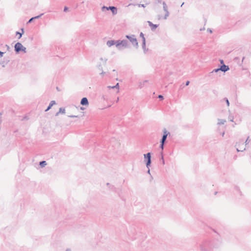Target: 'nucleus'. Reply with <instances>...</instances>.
<instances>
[{
	"label": "nucleus",
	"mask_w": 251,
	"mask_h": 251,
	"mask_svg": "<svg viewBox=\"0 0 251 251\" xmlns=\"http://www.w3.org/2000/svg\"><path fill=\"white\" fill-rule=\"evenodd\" d=\"M5 46L6 47V49L8 50H9V49H10V47L8 45H5Z\"/></svg>",
	"instance_id": "41"
},
{
	"label": "nucleus",
	"mask_w": 251,
	"mask_h": 251,
	"mask_svg": "<svg viewBox=\"0 0 251 251\" xmlns=\"http://www.w3.org/2000/svg\"><path fill=\"white\" fill-rule=\"evenodd\" d=\"M107 186H109V187L113 191H115V188L114 186L111 185L109 183H107Z\"/></svg>",
	"instance_id": "23"
},
{
	"label": "nucleus",
	"mask_w": 251,
	"mask_h": 251,
	"mask_svg": "<svg viewBox=\"0 0 251 251\" xmlns=\"http://www.w3.org/2000/svg\"><path fill=\"white\" fill-rule=\"evenodd\" d=\"M147 173H148V174H150V175H151V174H150V169H149V168H148V171H147Z\"/></svg>",
	"instance_id": "46"
},
{
	"label": "nucleus",
	"mask_w": 251,
	"mask_h": 251,
	"mask_svg": "<svg viewBox=\"0 0 251 251\" xmlns=\"http://www.w3.org/2000/svg\"><path fill=\"white\" fill-rule=\"evenodd\" d=\"M148 81V80H144V81H143V85H144L145 83H146Z\"/></svg>",
	"instance_id": "45"
},
{
	"label": "nucleus",
	"mask_w": 251,
	"mask_h": 251,
	"mask_svg": "<svg viewBox=\"0 0 251 251\" xmlns=\"http://www.w3.org/2000/svg\"><path fill=\"white\" fill-rule=\"evenodd\" d=\"M151 152H148L147 153L144 154V161L145 163L147 168H149L151 166Z\"/></svg>",
	"instance_id": "4"
},
{
	"label": "nucleus",
	"mask_w": 251,
	"mask_h": 251,
	"mask_svg": "<svg viewBox=\"0 0 251 251\" xmlns=\"http://www.w3.org/2000/svg\"><path fill=\"white\" fill-rule=\"evenodd\" d=\"M224 134H225V132H223L222 133V136H223L224 135Z\"/></svg>",
	"instance_id": "51"
},
{
	"label": "nucleus",
	"mask_w": 251,
	"mask_h": 251,
	"mask_svg": "<svg viewBox=\"0 0 251 251\" xmlns=\"http://www.w3.org/2000/svg\"><path fill=\"white\" fill-rule=\"evenodd\" d=\"M250 140L249 139V136L248 137L247 139L245 141L242 139H240L238 142H237L235 144V147H236V150L238 152L239 151H243L246 150V148H243V150H238V148H240L239 146V143H241L242 145H244L245 144V146H247V144L250 142Z\"/></svg>",
	"instance_id": "2"
},
{
	"label": "nucleus",
	"mask_w": 251,
	"mask_h": 251,
	"mask_svg": "<svg viewBox=\"0 0 251 251\" xmlns=\"http://www.w3.org/2000/svg\"><path fill=\"white\" fill-rule=\"evenodd\" d=\"M24 119H26V117H25L24 118Z\"/></svg>",
	"instance_id": "57"
},
{
	"label": "nucleus",
	"mask_w": 251,
	"mask_h": 251,
	"mask_svg": "<svg viewBox=\"0 0 251 251\" xmlns=\"http://www.w3.org/2000/svg\"><path fill=\"white\" fill-rule=\"evenodd\" d=\"M43 13H42L40 15H38V16H36L35 17H34L33 18H34V19H39V18H40L42 15H43Z\"/></svg>",
	"instance_id": "29"
},
{
	"label": "nucleus",
	"mask_w": 251,
	"mask_h": 251,
	"mask_svg": "<svg viewBox=\"0 0 251 251\" xmlns=\"http://www.w3.org/2000/svg\"><path fill=\"white\" fill-rule=\"evenodd\" d=\"M183 4H184V2L182 3V4H181V6H182Z\"/></svg>",
	"instance_id": "55"
},
{
	"label": "nucleus",
	"mask_w": 251,
	"mask_h": 251,
	"mask_svg": "<svg viewBox=\"0 0 251 251\" xmlns=\"http://www.w3.org/2000/svg\"><path fill=\"white\" fill-rule=\"evenodd\" d=\"M162 2V0H156L155 3H160Z\"/></svg>",
	"instance_id": "37"
},
{
	"label": "nucleus",
	"mask_w": 251,
	"mask_h": 251,
	"mask_svg": "<svg viewBox=\"0 0 251 251\" xmlns=\"http://www.w3.org/2000/svg\"><path fill=\"white\" fill-rule=\"evenodd\" d=\"M138 7H145L146 5L144 4H138Z\"/></svg>",
	"instance_id": "35"
},
{
	"label": "nucleus",
	"mask_w": 251,
	"mask_h": 251,
	"mask_svg": "<svg viewBox=\"0 0 251 251\" xmlns=\"http://www.w3.org/2000/svg\"><path fill=\"white\" fill-rule=\"evenodd\" d=\"M140 37L142 38V42H143L144 40L146 41V39L144 37V34L143 32H141L140 34Z\"/></svg>",
	"instance_id": "24"
},
{
	"label": "nucleus",
	"mask_w": 251,
	"mask_h": 251,
	"mask_svg": "<svg viewBox=\"0 0 251 251\" xmlns=\"http://www.w3.org/2000/svg\"><path fill=\"white\" fill-rule=\"evenodd\" d=\"M223 100H225V101H226V103L227 105L228 106H229V104H230V103H229V100H228V99H227V98H225L223 99Z\"/></svg>",
	"instance_id": "25"
},
{
	"label": "nucleus",
	"mask_w": 251,
	"mask_h": 251,
	"mask_svg": "<svg viewBox=\"0 0 251 251\" xmlns=\"http://www.w3.org/2000/svg\"><path fill=\"white\" fill-rule=\"evenodd\" d=\"M239 146L240 148H238V150H243L244 148L243 145H242L241 143H239Z\"/></svg>",
	"instance_id": "34"
},
{
	"label": "nucleus",
	"mask_w": 251,
	"mask_h": 251,
	"mask_svg": "<svg viewBox=\"0 0 251 251\" xmlns=\"http://www.w3.org/2000/svg\"><path fill=\"white\" fill-rule=\"evenodd\" d=\"M113 72H115V70H113Z\"/></svg>",
	"instance_id": "56"
},
{
	"label": "nucleus",
	"mask_w": 251,
	"mask_h": 251,
	"mask_svg": "<svg viewBox=\"0 0 251 251\" xmlns=\"http://www.w3.org/2000/svg\"><path fill=\"white\" fill-rule=\"evenodd\" d=\"M66 251H71L70 249H67Z\"/></svg>",
	"instance_id": "49"
},
{
	"label": "nucleus",
	"mask_w": 251,
	"mask_h": 251,
	"mask_svg": "<svg viewBox=\"0 0 251 251\" xmlns=\"http://www.w3.org/2000/svg\"><path fill=\"white\" fill-rule=\"evenodd\" d=\"M34 20H35L34 18H33V17H32L28 20L27 24L31 23Z\"/></svg>",
	"instance_id": "31"
},
{
	"label": "nucleus",
	"mask_w": 251,
	"mask_h": 251,
	"mask_svg": "<svg viewBox=\"0 0 251 251\" xmlns=\"http://www.w3.org/2000/svg\"><path fill=\"white\" fill-rule=\"evenodd\" d=\"M217 193V192H215V195H216Z\"/></svg>",
	"instance_id": "54"
},
{
	"label": "nucleus",
	"mask_w": 251,
	"mask_h": 251,
	"mask_svg": "<svg viewBox=\"0 0 251 251\" xmlns=\"http://www.w3.org/2000/svg\"><path fill=\"white\" fill-rule=\"evenodd\" d=\"M80 109H81V110H84V107H81V108H80Z\"/></svg>",
	"instance_id": "50"
},
{
	"label": "nucleus",
	"mask_w": 251,
	"mask_h": 251,
	"mask_svg": "<svg viewBox=\"0 0 251 251\" xmlns=\"http://www.w3.org/2000/svg\"><path fill=\"white\" fill-rule=\"evenodd\" d=\"M165 142H161L160 141V148L162 149V150L164 149V146Z\"/></svg>",
	"instance_id": "26"
},
{
	"label": "nucleus",
	"mask_w": 251,
	"mask_h": 251,
	"mask_svg": "<svg viewBox=\"0 0 251 251\" xmlns=\"http://www.w3.org/2000/svg\"><path fill=\"white\" fill-rule=\"evenodd\" d=\"M220 240H213L210 243V249H218L221 246Z\"/></svg>",
	"instance_id": "6"
},
{
	"label": "nucleus",
	"mask_w": 251,
	"mask_h": 251,
	"mask_svg": "<svg viewBox=\"0 0 251 251\" xmlns=\"http://www.w3.org/2000/svg\"><path fill=\"white\" fill-rule=\"evenodd\" d=\"M116 47L118 48V49L120 50H122V46H121V40H118L115 41V44Z\"/></svg>",
	"instance_id": "14"
},
{
	"label": "nucleus",
	"mask_w": 251,
	"mask_h": 251,
	"mask_svg": "<svg viewBox=\"0 0 251 251\" xmlns=\"http://www.w3.org/2000/svg\"><path fill=\"white\" fill-rule=\"evenodd\" d=\"M115 41H114V40H108L106 43L107 45L109 47L115 45Z\"/></svg>",
	"instance_id": "17"
},
{
	"label": "nucleus",
	"mask_w": 251,
	"mask_h": 251,
	"mask_svg": "<svg viewBox=\"0 0 251 251\" xmlns=\"http://www.w3.org/2000/svg\"><path fill=\"white\" fill-rule=\"evenodd\" d=\"M60 113H61L62 114H64L65 113V108H63V107H60L59 108V111L57 112L56 114H55V116H57L59 115V114Z\"/></svg>",
	"instance_id": "19"
},
{
	"label": "nucleus",
	"mask_w": 251,
	"mask_h": 251,
	"mask_svg": "<svg viewBox=\"0 0 251 251\" xmlns=\"http://www.w3.org/2000/svg\"><path fill=\"white\" fill-rule=\"evenodd\" d=\"M121 46H122V49H123V47H124L125 48H127L128 46V41L126 40H121Z\"/></svg>",
	"instance_id": "13"
},
{
	"label": "nucleus",
	"mask_w": 251,
	"mask_h": 251,
	"mask_svg": "<svg viewBox=\"0 0 251 251\" xmlns=\"http://www.w3.org/2000/svg\"><path fill=\"white\" fill-rule=\"evenodd\" d=\"M189 83H190V81H187L186 82L185 85L186 86H188L189 84Z\"/></svg>",
	"instance_id": "43"
},
{
	"label": "nucleus",
	"mask_w": 251,
	"mask_h": 251,
	"mask_svg": "<svg viewBox=\"0 0 251 251\" xmlns=\"http://www.w3.org/2000/svg\"><path fill=\"white\" fill-rule=\"evenodd\" d=\"M68 8L67 6H65V7L64 8V11L66 12L68 11Z\"/></svg>",
	"instance_id": "38"
},
{
	"label": "nucleus",
	"mask_w": 251,
	"mask_h": 251,
	"mask_svg": "<svg viewBox=\"0 0 251 251\" xmlns=\"http://www.w3.org/2000/svg\"><path fill=\"white\" fill-rule=\"evenodd\" d=\"M69 117H71V118H75V117H77V116L70 115V116H69Z\"/></svg>",
	"instance_id": "42"
},
{
	"label": "nucleus",
	"mask_w": 251,
	"mask_h": 251,
	"mask_svg": "<svg viewBox=\"0 0 251 251\" xmlns=\"http://www.w3.org/2000/svg\"><path fill=\"white\" fill-rule=\"evenodd\" d=\"M55 103H56L55 101H54V100L51 101L50 102V103L49 106H48L47 108L45 110V111L47 112V111H49L51 108V107Z\"/></svg>",
	"instance_id": "15"
},
{
	"label": "nucleus",
	"mask_w": 251,
	"mask_h": 251,
	"mask_svg": "<svg viewBox=\"0 0 251 251\" xmlns=\"http://www.w3.org/2000/svg\"><path fill=\"white\" fill-rule=\"evenodd\" d=\"M158 98L159 99V100H162L164 99V97L163 96L161 95H159L158 96Z\"/></svg>",
	"instance_id": "30"
},
{
	"label": "nucleus",
	"mask_w": 251,
	"mask_h": 251,
	"mask_svg": "<svg viewBox=\"0 0 251 251\" xmlns=\"http://www.w3.org/2000/svg\"><path fill=\"white\" fill-rule=\"evenodd\" d=\"M105 73L104 72H103V71H102V72L100 73V75H104Z\"/></svg>",
	"instance_id": "48"
},
{
	"label": "nucleus",
	"mask_w": 251,
	"mask_h": 251,
	"mask_svg": "<svg viewBox=\"0 0 251 251\" xmlns=\"http://www.w3.org/2000/svg\"><path fill=\"white\" fill-rule=\"evenodd\" d=\"M100 60H101L102 61H103L104 64H106V61L107 60V59H105V58L103 59L102 57H101L100 58Z\"/></svg>",
	"instance_id": "32"
},
{
	"label": "nucleus",
	"mask_w": 251,
	"mask_h": 251,
	"mask_svg": "<svg viewBox=\"0 0 251 251\" xmlns=\"http://www.w3.org/2000/svg\"><path fill=\"white\" fill-rule=\"evenodd\" d=\"M80 104L82 105H85V106L88 105L89 102H88V100L87 98H85V97L83 98L81 100Z\"/></svg>",
	"instance_id": "12"
},
{
	"label": "nucleus",
	"mask_w": 251,
	"mask_h": 251,
	"mask_svg": "<svg viewBox=\"0 0 251 251\" xmlns=\"http://www.w3.org/2000/svg\"><path fill=\"white\" fill-rule=\"evenodd\" d=\"M220 71L225 73L229 70V67L225 64L222 65L220 67Z\"/></svg>",
	"instance_id": "10"
},
{
	"label": "nucleus",
	"mask_w": 251,
	"mask_h": 251,
	"mask_svg": "<svg viewBox=\"0 0 251 251\" xmlns=\"http://www.w3.org/2000/svg\"><path fill=\"white\" fill-rule=\"evenodd\" d=\"M161 160L162 161V164L164 165L165 164V161H164V157H163V152L162 151L161 152Z\"/></svg>",
	"instance_id": "28"
},
{
	"label": "nucleus",
	"mask_w": 251,
	"mask_h": 251,
	"mask_svg": "<svg viewBox=\"0 0 251 251\" xmlns=\"http://www.w3.org/2000/svg\"><path fill=\"white\" fill-rule=\"evenodd\" d=\"M148 23L152 31H154L158 26V25L153 24L151 21H148Z\"/></svg>",
	"instance_id": "11"
},
{
	"label": "nucleus",
	"mask_w": 251,
	"mask_h": 251,
	"mask_svg": "<svg viewBox=\"0 0 251 251\" xmlns=\"http://www.w3.org/2000/svg\"><path fill=\"white\" fill-rule=\"evenodd\" d=\"M230 121H231V122H233V119H232V120H230Z\"/></svg>",
	"instance_id": "53"
},
{
	"label": "nucleus",
	"mask_w": 251,
	"mask_h": 251,
	"mask_svg": "<svg viewBox=\"0 0 251 251\" xmlns=\"http://www.w3.org/2000/svg\"><path fill=\"white\" fill-rule=\"evenodd\" d=\"M169 134H170V132H168L167 131V130L165 128H164L163 129V135L162 137V138H161L160 141L163 142H165L167 137V136Z\"/></svg>",
	"instance_id": "9"
},
{
	"label": "nucleus",
	"mask_w": 251,
	"mask_h": 251,
	"mask_svg": "<svg viewBox=\"0 0 251 251\" xmlns=\"http://www.w3.org/2000/svg\"><path fill=\"white\" fill-rule=\"evenodd\" d=\"M220 61L221 64H222V65L225 64L223 60L221 59V60H220Z\"/></svg>",
	"instance_id": "40"
},
{
	"label": "nucleus",
	"mask_w": 251,
	"mask_h": 251,
	"mask_svg": "<svg viewBox=\"0 0 251 251\" xmlns=\"http://www.w3.org/2000/svg\"><path fill=\"white\" fill-rule=\"evenodd\" d=\"M101 9L102 11H104L105 9H106L107 10L110 9L114 15L117 13V8L113 6H110L109 7L103 6L102 7Z\"/></svg>",
	"instance_id": "7"
},
{
	"label": "nucleus",
	"mask_w": 251,
	"mask_h": 251,
	"mask_svg": "<svg viewBox=\"0 0 251 251\" xmlns=\"http://www.w3.org/2000/svg\"><path fill=\"white\" fill-rule=\"evenodd\" d=\"M210 243L208 240H205L201 242L200 244V249L201 251H209L210 249Z\"/></svg>",
	"instance_id": "1"
},
{
	"label": "nucleus",
	"mask_w": 251,
	"mask_h": 251,
	"mask_svg": "<svg viewBox=\"0 0 251 251\" xmlns=\"http://www.w3.org/2000/svg\"><path fill=\"white\" fill-rule=\"evenodd\" d=\"M14 50L16 53H19L22 51H23L25 53L26 52V48L24 47L20 42H18L15 44Z\"/></svg>",
	"instance_id": "3"
},
{
	"label": "nucleus",
	"mask_w": 251,
	"mask_h": 251,
	"mask_svg": "<svg viewBox=\"0 0 251 251\" xmlns=\"http://www.w3.org/2000/svg\"><path fill=\"white\" fill-rule=\"evenodd\" d=\"M207 31H208L210 33H212V30L210 28L207 29Z\"/></svg>",
	"instance_id": "44"
},
{
	"label": "nucleus",
	"mask_w": 251,
	"mask_h": 251,
	"mask_svg": "<svg viewBox=\"0 0 251 251\" xmlns=\"http://www.w3.org/2000/svg\"><path fill=\"white\" fill-rule=\"evenodd\" d=\"M126 37L129 40L133 46L135 47L136 49L138 48V43L134 35H126Z\"/></svg>",
	"instance_id": "5"
},
{
	"label": "nucleus",
	"mask_w": 251,
	"mask_h": 251,
	"mask_svg": "<svg viewBox=\"0 0 251 251\" xmlns=\"http://www.w3.org/2000/svg\"><path fill=\"white\" fill-rule=\"evenodd\" d=\"M161 19V17L160 16H158V19Z\"/></svg>",
	"instance_id": "52"
},
{
	"label": "nucleus",
	"mask_w": 251,
	"mask_h": 251,
	"mask_svg": "<svg viewBox=\"0 0 251 251\" xmlns=\"http://www.w3.org/2000/svg\"><path fill=\"white\" fill-rule=\"evenodd\" d=\"M162 4H163V10L165 12V14L164 16V19L166 20L167 19V18L168 17V16H169V12L168 10V6H167V4L166 3V2L165 1H163L162 2Z\"/></svg>",
	"instance_id": "8"
},
{
	"label": "nucleus",
	"mask_w": 251,
	"mask_h": 251,
	"mask_svg": "<svg viewBox=\"0 0 251 251\" xmlns=\"http://www.w3.org/2000/svg\"><path fill=\"white\" fill-rule=\"evenodd\" d=\"M39 165L42 168H43L47 165L46 161H41L39 162Z\"/></svg>",
	"instance_id": "21"
},
{
	"label": "nucleus",
	"mask_w": 251,
	"mask_h": 251,
	"mask_svg": "<svg viewBox=\"0 0 251 251\" xmlns=\"http://www.w3.org/2000/svg\"><path fill=\"white\" fill-rule=\"evenodd\" d=\"M220 71V68L214 69L210 73H217Z\"/></svg>",
	"instance_id": "27"
},
{
	"label": "nucleus",
	"mask_w": 251,
	"mask_h": 251,
	"mask_svg": "<svg viewBox=\"0 0 251 251\" xmlns=\"http://www.w3.org/2000/svg\"><path fill=\"white\" fill-rule=\"evenodd\" d=\"M142 47L144 50V52L146 53L148 50V49H147L146 47V41L144 40L143 42H142Z\"/></svg>",
	"instance_id": "16"
},
{
	"label": "nucleus",
	"mask_w": 251,
	"mask_h": 251,
	"mask_svg": "<svg viewBox=\"0 0 251 251\" xmlns=\"http://www.w3.org/2000/svg\"><path fill=\"white\" fill-rule=\"evenodd\" d=\"M108 88H110V89H114V88H117V89H119V83H117L115 86H108Z\"/></svg>",
	"instance_id": "22"
},
{
	"label": "nucleus",
	"mask_w": 251,
	"mask_h": 251,
	"mask_svg": "<svg viewBox=\"0 0 251 251\" xmlns=\"http://www.w3.org/2000/svg\"><path fill=\"white\" fill-rule=\"evenodd\" d=\"M98 68L99 70H100V71L102 70V67L101 64H99L98 65Z\"/></svg>",
	"instance_id": "33"
},
{
	"label": "nucleus",
	"mask_w": 251,
	"mask_h": 251,
	"mask_svg": "<svg viewBox=\"0 0 251 251\" xmlns=\"http://www.w3.org/2000/svg\"><path fill=\"white\" fill-rule=\"evenodd\" d=\"M4 53V52H2V51H0V56H1V57L2 56Z\"/></svg>",
	"instance_id": "39"
},
{
	"label": "nucleus",
	"mask_w": 251,
	"mask_h": 251,
	"mask_svg": "<svg viewBox=\"0 0 251 251\" xmlns=\"http://www.w3.org/2000/svg\"><path fill=\"white\" fill-rule=\"evenodd\" d=\"M0 64L2 65V66L4 67V65L3 64V63L2 62H0Z\"/></svg>",
	"instance_id": "47"
},
{
	"label": "nucleus",
	"mask_w": 251,
	"mask_h": 251,
	"mask_svg": "<svg viewBox=\"0 0 251 251\" xmlns=\"http://www.w3.org/2000/svg\"><path fill=\"white\" fill-rule=\"evenodd\" d=\"M21 30L22 31V32H20L19 31H16V35H19V36L18 37V39H20L22 37V35L24 33V28H22L21 29Z\"/></svg>",
	"instance_id": "18"
},
{
	"label": "nucleus",
	"mask_w": 251,
	"mask_h": 251,
	"mask_svg": "<svg viewBox=\"0 0 251 251\" xmlns=\"http://www.w3.org/2000/svg\"><path fill=\"white\" fill-rule=\"evenodd\" d=\"M218 121L219 122L218 123V125H224L225 123L226 122L225 120L220 119H218Z\"/></svg>",
	"instance_id": "20"
},
{
	"label": "nucleus",
	"mask_w": 251,
	"mask_h": 251,
	"mask_svg": "<svg viewBox=\"0 0 251 251\" xmlns=\"http://www.w3.org/2000/svg\"><path fill=\"white\" fill-rule=\"evenodd\" d=\"M143 86H144V85H143V82H140L139 85V87L140 88H142L143 87Z\"/></svg>",
	"instance_id": "36"
}]
</instances>
